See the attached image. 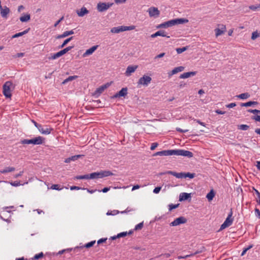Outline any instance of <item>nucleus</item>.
Segmentation results:
<instances>
[{
	"label": "nucleus",
	"mask_w": 260,
	"mask_h": 260,
	"mask_svg": "<svg viewBox=\"0 0 260 260\" xmlns=\"http://www.w3.org/2000/svg\"><path fill=\"white\" fill-rule=\"evenodd\" d=\"M188 22V20L185 18H177L175 19L170 20L169 21L160 24L157 26V28H167L180 24L186 23H187Z\"/></svg>",
	"instance_id": "nucleus-1"
},
{
	"label": "nucleus",
	"mask_w": 260,
	"mask_h": 260,
	"mask_svg": "<svg viewBox=\"0 0 260 260\" xmlns=\"http://www.w3.org/2000/svg\"><path fill=\"white\" fill-rule=\"evenodd\" d=\"M44 140L45 138L41 136H39L30 140L24 139L21 141V143L23 144H32L34 145H40L42 144L44 142Z\"/></svg>",
	"instance_id": "nucleus-2"
},
{
	"label": "nucleus",
	"mask_w": 260,
	"mask_h": 260,
	"mask_svg": "<svg viewBox=\"0 0 260 260\" xmlns=\"http://www.w3.org/2000/svg\"><path fill=\"white\" fill-rule=\"evenodd\" d=\"M135 28V26H134V25H131V26H128L121 25V26H119L118 27H114L112 28L111 29L110 31L112 33L118 34L120 32L124 31L133 30Z\"/></svg>",
	"instance_id": "nucleus-3"
},
{
	"label": "nucleus",
	"mask_w": 260,
	"mask_h": 260,
	"mask_svg": "<svg viewBox=\"0 0 260 260\" xmlns=\"http://www.w3.org/2000/svg\"><path fill=\"white\" fill-rule=\"evenodd\" d=\"M151 80L152 79L150 76L145 75L139 79L137 82V86L138 87H140V85L147 86L150 83Z\"/></svg>",
	"instance_id": "nucleus-4"
},
{
	"label": "nucleus",
	"mask_w": 260,
	"mask_h": 260,
	"mask_svg": "<svg viewBox=\"0 0 260 260\" xmlns=\"http://www.w3.org/2000/svg\"><path fill=\"white\" fill-rule=\"evenodd\" d=\"M232 215H233V212H232V210H231V211L229 213L225 220L221 224L219 230H222L224 229L225 228L230 226L232 224L233 221V219L232 218Z\"/></svg>",
	"instance_id": "nucleus-5"
},
{
	"label": "nucleus",
	"mask_w": 260,
	"mask_h": 260,
	"mask_svg": "<svg viewBox=\"0 0 260 260\" xmlns=\"http://www.w3.org/2000/svg\"><path fill=\"white\" fill-rule=\"evenodd\" d=\"M12 84L11 82L7 81L3 85V94L7 98H10L12 96L10 90V86Z\"/></svg>",
	"instance_id": "nucleus-6"
},
{
	"label": "nucleus",
	"mask_w": 260,
	"mask_h": 260,
	"mask_svg": "<svg viewBox=\"0 0 260 260\" xmlns=\"http://www.w3.org/2000/svg\"><path fill=\"white\" fill-rule=\"evenodd\" d=\"M113 5V3H106L100 2L98 4L96 8L99 12H103L107 11Z\"/></svg>",
	"instance_id": "nucleus-7"
},
{
	"label": "nucleus",
	"mask_w": 260,
	"mask_h": 260,
	"mask_svg": "<svg viewBox=\"0 0 260 260\" xmlns=\"http://www.w3.org/2000/svg\"><path fill=\"white\" fill-rule=\"evenodd\" d=\"M187 222V219L183 217L180 216L178 218L175 219L173 222H172L170 224L171 226H175L181 224L185 223Z\"/></svg>",
	"instance_id": "nucleus-8"
},
{
	"label": "nucleus",
	"mask_w": 260,
	"mask_h": 260,
	"mask_svg": "<svg viewBox=\"0 0 260 260\" xmlns=\"http://www.w3.org/2000/svg\"><path fill=\"white\" fill-rule=\"evenodd\" d=\"M127 94V88L126 87L122 88L119 92L115 94L112 98L115 99L120 97H125Z\"/></svg>",
	"instance_id": "nucleus-9"
},
{
	"label": "nucleus",
	"mask_w": 260,
	"mask_h": 260,
	"mask_svg": "<svg viewBox=\"0 0 260 260\" xmlns=\"http://www.w3.org/2000/svg\"><path fill=\"white\" fill-rule=\"evenodd\" d=\"M165 174H170L172 175L175 177H176L177 178H184V173L181 172V173H176L175 172L169 171L165 173H161L160 175H163Z\"/></svg>",
	"instance_id": "nucleus-10"
},
{
	"label": "nucleus",
	"mask_w": 260,
	"mask_h": 260,
	"mask_svg": "<svg viewBox=\"0 0 260 260\" xmlns=\"http://www.w3.org/2000/svg\"><path fill=\"white\" fill-rule=\"evenodd\" d=\"M148 12L150 17H158L159 15V11L157 8L151 7Z\"/></svg>",
	"instance_id": "nucleus-11"
},
{
	"label": "nucleus",
	"mask_w": 260,
	"mask_h": 260,
	"mask_svg": "<svg viewBox=\"0 0 260 260\" xmlns=\"http://www.w3.org/2000/svg\"><path fill=\"white\" fill-rule=\"evenodd\" d=\"M138 68V66H129L127 67L125 74L126 76H129L132 73L135 72Z\"/></svg>",
	"instance_id": "nucleus-12"
},
{
	"label": "nucleus",
	"mask_w": 260,
	"mask_h": 260,
	"mask_svg": "<svg viewBox=\"0 0 260 260\" xmlns=\"http://www.w3.org/2000/svg\"><path fill=\"white\" fill-rule=\"evenodd\" d=\"M158 36L166 37L168 38H170V36H167L166 32L164 30H160L151 35V38H155Z\"/></svg>",
	"instance_id": "nucleus-13"
},
{
	"label": "nucleus",
	"mask_w": 260,
	"mask_h": 260,
	"mask_svg": "<svg viewBox=\"0 0 260 260\" xmlns=\"http://www.w3.org/2000/svg\"><path fill=\"white\" fill-rule=\"evenodd\" d=\"M98 45L93 46L89 49H87L83 54V57H86L88 55L92 54L98 48Z\"/></svg>",
	"instance_id": "nucleus-14"
},
{
	"label": "nucleus",
	"mask_w": 260,
	"mask_h": 260,
	"mask_svg": "<svg viewBox=\"0 0 260 260\" xmlns=\"http://www.w3.org/2000/svg\"><path fill=\"white\" fill-rule=\"evenodd\" d=\"M191 199V194L186 192L181 193L179 196V201L187 200Z\"/></svg>",
	"instance_id": "nucleus-15"
},
{
	"label": "nucleus",
	"mask_w": 260,
	"mask_h": 260,
	"mask_svg": "<svg viewBox=\"0 0 260 260\" xmlns=\"http://www.w3.org/2000/svg\"><path fill=\"white\" fill-rule=\"evenodd\" d=\"M10 9L6 6L4 8H2L1 9V14L2 17L4 18H7L8 15L10 13Z\"/></svg>",
	"instance_id": "nucleus-16"
},
{
	"label": "nucleus",
	"mask_w": 260,
	"mask_h": 260,
	"mask_svg": "<svg viewBox=\"0 0 260 260\" xmlns=\"http://www.w3.org/2000/svg\"><path fill=\"white\" fill-rule=\"evenodd\" d=\"M180 155L186 156L188 158H191L193 157V153L188 150L180 149Z\"/></svg>",
	"instance_id": "nucleus-17"
},
{
	"label": "nucleus",
	"mask_w": 260,
	"mask_h": 260,
	"mask_svg": "<svg viewBox=\"0 0 260 260\" xmlns=\"http://www.w3.org/2000/svg\"><path fill=\"white\" fill-rule=\"evenodd\" d=\"M197 74L196 72H186L184 73L183 74H181L179 78L181 79H185L189 78L191 76H195Z\"/></svg>",
	"instance_id": "nucleus-18"
},
{
	"label": "nucleus",
	"mask_w": 260,
	"mask_h": 260,
	"mask_svg": "<svg viewBox=\"0 0 260 260\" xmlns=\"http://www.w3.org/2000/svg\"><path fill=\"white\" fill-rule=\"evenodd\" d=\"M83 156V155H75L66 158L64 160V162L66 163H69L71 161H75L78 159V158L82 157Z\"/></svg>",
	"instance_id": "nucleus-19"
},
{
	"label": "nucleus",
	"mask_w": 260,
	"mask_h": 260,
	"mask_svg": "<svg viewBox=\"0 0 260 260\" xmlns=\"http://www.w3.org/2000/svg\"><path fill=\"white\" fill-rule=\"evenodd\" d=\"M225 31V26L222 25L221 26V28H216L215 29V35L216 37H218V36L223 34Z\"/></svg>",
	"instance_id": "nucleus-20"
},
{
	"label": "nucleus",
	"mask_w": 260,
	"mask_h": 260,
	"mask_svg": "<svg viewBox=\"0 0 260 260\" xmlns=\"http://www.w3.org/2000/svg\"><path fill=\"white\" fill-rule=\"evenodd\" d=\"M89 13L88 10L85 7H82L81 8L80 11H77V13L79 17H83L85 14H87Z\"/></svg>",
	"instance_id": "nucleus-21"
},
{
	"label": "nucleus",
	"mask_w": 260,
	"mask_h": 260,
	"mask_svg": "<svg viewBox=\"0 0 260 260\" xmlns=\"http://www.w3.org/2000/svg\"><path fill=\"white\" fill-rule=\"evenodd\" d=\"M105 87V86L102 85L100 87L98 88L94 91L93 95L96 96H99L106 89Z\"/></svg>",
	"instance_id": "nucleus-22"
},
{
	"label": "nucleus",
	"mask_w": 260,
	"mask_h": 260,
	"mask_svg": "<svg viewBox=\"0 0 260 260\" xmlns=\"http://www.w3.org/2000/svg\"><path fill=\"white\" fill-rule=\"evenodd\" d=\"M52 130V128H49L47 127L43 128L42 126H40L39 131L44 135H48L51 133V131Z\"/></svg>",
	"instance_id": "nucleus-23"
},
{
	"label": "nucleus",
	"mask_w": 260,
	"mask_h": 260,
	"mask_svg": "<svg viewBox=\"0 0 260 260\" xmlns=\"http://www.w3.org/2000/svg\"><path fill=\"white\" fill-rule=\"evenodd\" d=\"M74 46H69L64 49H63L62 50H60V51L58 52L57 53L59 54V57L61 56L62 55H64L66 53H67L68 51L71 50L72 48H73Z\"/></svg>",
	"instance_id": "nucleus-24"
},
{
	"label": "nucleus",
	"mask_w": 260,
	"mask_h": 260,
	"mask_svg": "<svg viewBox=\"0 0 260 260\" xmlns=\"http://www.w3.org/2000/svg\"><path fill=\"white\" fill-rule=\"evenodd\" d=\"M258 104V102H255V101H249L247 103H241V107H250V106H254V105H256Z\"/></svg>",
	"instance_id": "nucleus-25"
},
{
	"label": "nucleus",
	"mask_w": 260,
	"mask_h": 260,
	"mask_svg": "<svg viewBox=\"0 0 260 260\" xmlns=\"http://www.w3.org/2000/svg\"><path fill=\"white\" fill-rule=\"evenodd\" d=\"M29 30H30V28H28L27 29H25V30H24L22 32L17 33V34H15L14 35H13L12 36V38H18V37L22 36L23 35L27 34L29 31Z\"/></svg>",
	"instance_id": "nucleus-26"
},
{
	"label": "nucleus",
	"mask_w": 260,
	"mask_h": 260,
	"mask_svg": "<svg viewBox=\"0 0 260 260\" xmlns=\"http://www.w3.org/2000/svg\"><path fill=\"white\" fill-rule=\"evenodd\" d=\"M184 70V67L182 66H180L178 67L175 68L172 71V74H176L179 72H182Z\"/></svg>",
	"instance_id": "nucleus-27"
},
{
	"label": "nucleus",
	"mask_w": 260,
	"mask_h": 260,
	"mask_svg": "<svg viewBox=\"0 0 260 260\" xmlns=\"http://www.w3.org/2000/svg\"><path fill=\"white\" fill-rule=\"evenodd\" d=\"M90 179H93L96 178H101V173L100 172H94L91 173L89 176Z\"/></svg>",
	"instance_id": "nucleus-28"
},
{
	"label": "nucleus",
	"mask_w": 260,
	"mask_h": 260,
	"mask_svg": "<svg viewBox=\"0 0 260 260\" xmlns=\"http://www.w3.org/2000/svg\"><path fill=\"white\" fill-rule=\"evenodd\" d=\"M215 196V192L213 189L211 190L207 194L206 198L209 201L213 200Z\"/></svg>",
	"instance_id": "nucleus-29"
},
{
	"label": "nucleus",
	"mask_w": 260,
	"mask_h": 260,
	"mask_svg": "<svg viewBox=\"0 0 260 260\" xmlns=\"http://www.w3.org/2000/svg\"><path fill=\"white\" fill-rule=\"evenodd\" d=\"M15 169L14 167H7L5 169L1 170L0 172L2 174H6L7 173L15 171Z\"/></svg>",
	"instance_id": "nucleus-30"
},
{
	"label": "nucleus",
	"mask_w": 260,
	"mask_h": 260,
	"mask_svg": "<svg viewBox=\"0 0 260 260\" xmlns=\"http://www.w3.org/2000/svg\"><path fill=\"white\" fill-rule=\"evenodd\" d=\"M30 19V16L28 14H26L24 16H21L20 17V20L22 22L28 21Z\"/></svg>",
	"instance_id": "nucleus-31"
},
{
	"label": "nucleus",
	"mask_w": 260,
	"mask_h": 260,
	"mask_svg": "<svg viewBox=\"0 0 260 260\" xmlns=\"http://www.w3.org/2000/svg\"><path fill=\"white\" fill-rule=\"evenodd\" d=\"M237 97L240 99H247L250 97V94L246 92L238 95H237Z\"/></svg>",
	"instance_id": "nucleus-32"
},
{
	"label": "nucleus",
	"mask_w": 260,
	"mask_h": 260,
	"mask_svg": "<svg viewBox=\"0 0 260 260\" xmlns=\"http://www.w3.org/2000/svg\"><path fill=\"white\" fill-rule=\"evenodd\" d=\"M78 78L77 76H69L68 78L65 79L62 83V84H64L68 82L72 81L74 79H77Z\"/></svg>",
	"instance_id": "nucleus-33"
},
{
	"label": "nucleus",
	"mask_w": 260,
	"mask_h": 260,
	"mask_svg": "<svg viewBox=\"0 0 260 260\" xmlns=\"http://www.w3.org/2000/svg\"><path fill=\"white\" fill-rule=\"evenodd\" d=\"M73 37H71L68 39H67L66 40H65L63 43L60 45L59 46V48H62L63 47H64L69 42H70L72 40H73Z\"/></svg>",
	"instance_id": "nucleus-34"
},
{
	"label": "nucleus",
	"mask_w": 260,
	"mask_h": 260,
	"mask_svg": "<svg viewBox=\"0 0 260 260\" xmlns=\"http://www.w3.org/2000/svg\"><path fill=\"white\" fill-rule=\"evenodd\" d=\"M100 173H101V178H103L104 177L111 176V175H113V173L110 171H104V172H100Z\"/></svg>",
	"instance_id": "nucleus-35"
},
{
	"label": "nucleus",
	"mask_w": 260,
	"mask_h": 260,
	"mask_svg": "<svg viewBox=\"0 0 260 260\" xmlns=\"http://www.w3.org/2000/svg\"><path fill=\"white\" fill-rule=\"evenodd\" d=\"M187 49L188 47L186 46L182 48H176V50L178 54H180L183 52L184 51L187 50Z\"/></svg>",
	"instance_id": "nucleus-36"
},
{
	"label": "nucleus",
	"mask_w": 260,
	"mask_h": 260,
	"mask_svg": "<svg viewBox=\"0 0 260 260\" xmlns=\"http://www.w3.org/2000/svg\"><path fill=\"white\" fill-rule=\"evenodd\" d=\"M238 129L243 130V131H246L249 128V126L246 124H241L238 126Z\"/></svg>",
	"instance_id": "nucleus-37"
},
{
	"label": "nucleus",
	"mask_w": 260,
	"mask_h": 260,
	"mask_svg": "<svg viewBox=\"0 0 260 260\" xmlns=\"http://www.w3.org/2000/svg\"><path fill=\"white\" fill-rule=\"evenodd\" d=\"M157 155H159V156H167L166 155V150H162V151H161L157 152L155 153L154 154H153V156H157Z\"/></svg>",
	"instance_id": "nucleus-38"
},
{
	"label": "nucleus",
	"mask_w": 260,
	"mask_h": 260,
	"mask_svg": "<svg viewBox=\"0 0 260 260\" xmlns=\"http://www.w3.org/2000/svg\"><path fill=\"white\" fill-rule=\"evenodd\" d=\"M43 256L44 254L42 252H41L38 254H36L32 259L33 260H37L39 259V258L43 257Z\"/></svg>",
	"instance_id": "nucleus-39"
},
{
	"label": "nucleus",
	"mask_w": 260,
	"mask_h": 260,
	"mask_svg": "<svg viewBox=\"0 0 260 260\" xmlns=\"http://www.w3.org/2000/svg\"><path fill=\"white\" fill-rule=\"evenodd\" d=\"M196 176L194 173H190L189 172L184 173V178L188 177L190 179L194 178Z\"/></svg>",
	"instance_id": "nucleus-40"
},
{
	"label": "nucleus",
	"mask_w": 260,
	"mask_h": 260,
	"mask_svg": "<svg viewBox=\"0 0 260 260\" xmlns=\"http://www.w3.org/2000/svg\"><path fill=\"white\" fill-rule=\"evenodd\" d=\"M179 205V204L174 205L173 204H170L169 205V211H171L173 209L177 208Z\"/></svg>",
	"instance_id": "nucleus-41"
},
{
	"label": "nucleus",
	"mask_w": 260,
	"mask_h": 260,
	"mask_svg": "<svg viewBox=\"0 0 260 260\" xmlns=\"http://www.w3.org/2000/svg\"><path fill=\"white\" fill-rule=\"evenodd\" d=\"M95 242V241H91L90 242H88V243H87V244H86L84 245V247L87 248H90V247L93 246V245H94Z\"/></svg>",
	"instance_id": "nucleus-42"
},
{
	"label": "nucleus",
	"mask_w": 260,
	"mask_h": 260,
	"mask_svg": "<svg viewBox=\"0 0 260 260\" xmlns=\"http://www.w3.org/2000/svg\"><path fill=\"white\" fill-rule=\"evenodd\" d=\"M59 57V54H58L57 52L56 53H55L53 55H52L51 56H49L48 57V59L49 60H51V59H55Z\"/></svg>",
	"instance_id": "nucleus-43"
},
{
	"label": "nucleus",
	"mask_w": 260,
	"mask_h": 260,
	"mask_svg": "<svg viewBox=\"0 0 260 260\" xmlns=\"http://www.w3.org/2000/svg\"><path fill=\"white\" fill-rule=\"evenodd\" d=\"M205 250V248L204 247H202L199 250L196 251L194 253H192V255L197 254L198 253H201Z\"/></svg>",
	"instance_id": "nucleus-44"
},
{
	"label": "nucleus",
	"mask_w": 260,
	"mask_h": 260,
	"mask_svg": "<svg viewBox=\"0 0 260 260\" xmlns=\"http://www.w3.org/2000/svg\"><path fill=\"white\" fill-rule=\"evenodd\" d=\"M205 250V248L204 247H202L199 250L196 251L194 253H192V255L197 254L198 253H201Z\"/></svg>",
	"instance_id": "nucleus-45"
},
{
	"label": "nucleus",
	"mask_w": 260,
	"mask_h": 260,
	"mask_svg": "<svg viewBox=\"0 0 260 260\" xmlns=\"http://www.w3.org/2000/svg\"><path fill=\"white\" fill-rule=\"evenodd\" d=\"M143 226V222H141L137 225H136L135 228V230H141Z\"/></svg>",
	"instance_id": "nucleus-46"
},
{
	"label": "nucleus",
	"mask_w": 260,
	"mask_h": 260,
	"mask_svg": "<svg viewBox=\"0 0 260 260\" xmlns=\"http://www.w3.org/2000/svg\"><path fill=\"white\" fill-rule=\"evenodd\" d=\"M63 34H64V35L65 36V37L69 36V35H73L74 34V32L73 31V30H70V31H64L63 32Z\"/></svg>",
	"instance_id": "nucleus-47"
},
{
	"label": "nucleus",
	"mask_w": 260,
	"mask_h": 260,
	"mask_svg": "<svg viewBox=\"0 0 260 260\" xmlns=\"http://www.w3.org/2000/svg\"><path fill=\"white\" fill-rule=\"evenodd\" d=\"M258 37H259L258 34L257 32L254 31V32H252V34L251 39L254 40Z\"/></svg>",
	"instance_id": "nucleus-48"
},
{
	"label": "nucleus",
	"mask_w": 260,
	"mask_h": 260,
	"mask_svg": "<svg viewBox=\"0 0 260 260\" xmlns=\"http://www.w3.org/2000/svg\"><path fill=\"white\" fill-rule=\"evenodd\" d=\"M127 235V232H121L118 234H117V237H118L119 238H121V237H124L126 236Z\"/></svg>",
	"instance_id": "nucleus-49"
},
{
	"label": "nucleus",
	"mask_w": 260,
	"mask_h": 260,
	"mask_svg": "<svg viewBox=\"0 0 260 260\" xmlns=\"http://www.w3.org/2000/svg\"><path fill=\"white\" fill-rule=\"evenodd\" d=\"M247 111L249 113L255 114V113H260V110L257 109H248Z\"/></svg>",
	"instance_id": "nucleus-50"
},
{
	"label": "nucleus",
	"mask_w": 260,
	"mask_h": 260,
	"mask_svg": "<svg viewBox=\"0 0 260 260\" xmlns=\"http://www.w3.org/2000/svg\"><path fill=\"white\" fill-rule=\"evenodd\" d=\"M51 188L52 189L58 190H59L61 189V188H59V185L58 184L52 185L51 187Z\"/></svg>",
	"instance_id": "nucleus-51"
},
{
	"label": "nucleus",
	"mask_w": 260,
	"mask_h": 260,
	"mask_svg": "<svg viewBox=\"0 0 260 260\" xmlns=\"http://www.w3.org/2000/svg\"><path fill=\"white\" fill-rule=\"evenodd\" d=\"M71 190H80V189H85L84 188H82L81 187L77 186H72L70 188Z\"/></svg>",
	"instance_id": "nucleus-52"
},
{
	"label": "nucleus",
	"mask_w": 260,
	"mask_h": 260,
	"mask_svg": "<svg viewBox=\"0 0 260 260\" xmlns=\"http://www.w3.org/2000/svg\"><path fill=\"white\" fill-rule=\"evenodd\" d=\"M255 214L256 216H257L259 219H260V211L258 209L255 208Z\"/></svg>",
	"instance_id": "nucleus-53"
},
{
	"label": "nucleus",
	"mask_w": 260,
	"mask_h": 260,
	"mask_svg": "<svg viewBox=\"0 0 260 260\" xmlns=\"http://www.w3.org/2000/svg\"><path fill=\"white\" fill-rule=\"evenodd\" d=\"M180 149L173 150V155H180Z\"/></svg>",
	"instance_id": "nucleus-54"
},
{
	"label": "nucleus",
	"mask_w": 260,
	"mask_h": 260,
	"mask_svg": "<svg viewBox=\"0 0 260 260\" xmlns=\"http://www.w3.org/2000/svg\"><path fill=\"white\" fill-rule=\"evenodd\" d=\"M158 146V143H153L150 147V149L151 150H154Z\"/></svg>",
	"instance_id": "nucleus-55"
},
{
	"label": "nucleus",
	"mask_w": 260,
	"mask_h": 260,
	"mask_svg": "<svg viewBox=\"0 0 260 260\" xmlns=\"http://www.w3.org/2000/svg\"><path fill=\"white\" fill-rule=\"evenodd\" d=\"M161 187L160 186L155 187L153 190V192L155 193H158L161 190Z\"/></svg>",
	"instance_id": "nucleus-56"
},
{
	"label": "nucleus",
	"mask_w": 260,
	"mask_h": 260,
	"mask_svg": "<svg viewBox=\"0 0 260 260\" xmlns=\"http://www.w3.org/2000/svg\"><path fill=\"white\" fill-rule=\"evenodd\" d=\"M63 19H64V17H63V16H62V17H61V18H60L58 21H57L55 23V24H54V27H56V26L58 25V24H59V23L61 21H62V20H63Z\"/></svg>",
	"instance_id": "nucleus-57"
},
{
	"label": "nucleus",
	"mask_w": 260,
	"mask_h": 260,
	"mask_svg": "<svg viewBox=\"0 0 260 260\" xmlns=\"http://www.w3.org/2000/svg\"><path fill=\"white\" fill-rule=\"evenodd\" d=\"M176 129L177 132H179L180 133H186L188 131V130L187 129H182L179 127H177Z\"/></svg>",
	"instance_id": "nucleus-58"
},
{
	"label": "nucleus",
	"mask_w": 260,
	"mask_h": 260,
	"mask_svg": "<svg viewBox=\"0 0 260 260\" xmlns=\"http://www.w3.org/2000/svg\"><path fill=\"white\" fill-rule=\"evenodd\" d=\"M236 106V104L235 103H232L230 104L226 105V107L229 108H232L235 107Z\"/></svg>",
	"instance_id": "nucleus-59"
},
{
	"label": "nucleus",
	"mask_w": 260,
	"mask_h": 260,
	"mask_svg": "<svg viewBox=\"0 0 260 260\" xmlns=\"http://www.w3.org/2000/svg\"><path fill=\"white\" fill-rule=\"evenodd\" d=\"M110 189V187H105L102 190H99L98 191L99 192H101L102 191L104 193H106L107 192V191H108Z\"/></svg>",
	"instance_id": "nucleus-60"
},
{
	"label": "nucleus",
	"mask_w": 260,
	"mask_h": 260,
	"mask_svg": "<svg viewBox=\"0 0 260 260\" xmlns=\"http://www.w3.org/2000/svg\"><path fill=\"white\" fill-rule=\"evenodd\" d=\"M11 184L14 186H18L20 185V182L18 181H14L11 183Z\"/></svg>",
	"instance_id": "nucleus-61"
},
{
	"label": "nucleus",
	"mask_w": 260,
	"mask_h": 260,
	"mask_svg": "<svg viewBox=\"0 0 260 260\" xmlns=\"http://www.w3.org/2000/svg\"><path fill=\"white\" fill-rule=\"evenodd\" d=\"M166 155H173V150H166Z\"/></svg>",
	"instance_id": "nucleus-62"
},
{
	"label": "nucleus",
	"mask_w": 260,
	"mask_h": 260,
	"mask_svg": "<svg viewBox=\"0 0 260 260\" xmlns=\"http://www.w3.org/2000/svg\"><path fill=\"white\" fill-rule=\"evenodd\" d=\"M107 240V239L106 238H102V239H100V240H99L98 241V244H101L102 243H104L105 242H106V241Z\"/></svg>",
	"instance_id": "nucleus-63"
},
{
	"label": "nucleus",
	"mask_w": 260,
	"mask_h": 260,
	"mask_svg": "<svg viewBox=\"0 0 260 260\" xmlns=\"http://www.w3.org/2000/svg\"><path fill=\"white\" fill-rule=\"evenodd\" d=\"M252 119L255 120V121L260 122V116L259 115L254 116L252 117Z\"/></svg>",
	"instance_id": "nucleus-64"
}]
</instances>
